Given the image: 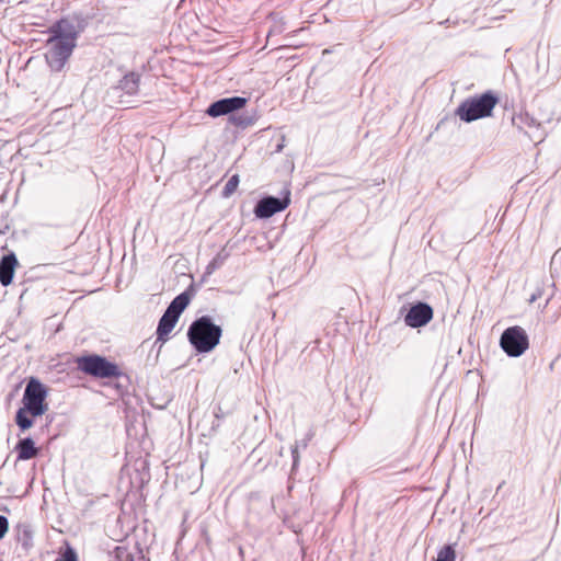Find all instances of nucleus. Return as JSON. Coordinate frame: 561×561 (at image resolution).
Masks as SVG:
<instances>
[{
	"instance_id": "nucleus-1",
	"label": "nucleus",
	"mask_w": 561,
	"mask_h": 561,
	"mask_svg": "<svg viewBox=\"0 0 561 561\" xmlns=\"http://www.w3.org/2000/svg\"><path fill=\"white\" fill-rule=\"evenodd\" d=\"M48 390L37 378L31 377L25 386L22 407L16 411L15 423L24 432L34 425V419L48 410Z\"/></svg>"
},
{
	"instance_id": "nucleus-2",
	"label": "nucleus",
	"mask_w": 561,
	"mask_h": 561,
	"mask_svg": "<svg viewBox=\"0 0 561 561\" xmlns=\"http://www.w3.org/2000/svg\"><path fill=\"white\" fill-rule=\"evenodd\" d=\"M222 329L209 316L195 319L187 330V339L197 353H209L220 342Z\"/></svg>"
},
{
	"instance_id": "nucleus-3",
	"label": "nucleus",
	"mask_w": 561,
	"mask_h": 561,
	"mask_svg": "<svg viewBox=\"0 0 561 561\" xmlns=\"http://www.w3.org/2000/svg\"><path fill=\"white\" fill-rule=\"evenodd\" d=\"M499 103L496 94L489 90L484 93L463 100L456 108L455 114L465 123H471L492 115Z\"/></svg>"
},
{
	"instance_id": "nucleus-4",
	"label": "nucleus",
	"mask_w": 561,
	"mask_h": 561,
	"mask_svg": "<svg viewBox=\"0 0 561 561\" xmlns=\"http://www.w3.org/2000/svg\"><path fill=\"white\" fill-rule=\"evenodd\" d=\"M78 368L95 378H118L123 375L119 367L100 355H84L77 358Z\"/></svg>"
},
{
	"instance_id": "nucleus-5",
	"label": "nucleus",
	"mask_w": 561,
	"mask_h": 561,
	"mask_svg": "<svg viewBox=\"0 0 561 561\" xmlns=\"http://www.w3.org/2000/svg\"><path fill=\"white\" fill-rule=\"evenodd\" d=\"M500 346L510 357H519L529 346L528 335L522 327H510L503 331Z\"/></svg>"
},
{
	"instance_id": "nucleus-6",
	"label": "nucleus",
	"mask_w": 561,
	"mask_h": 561,
	"mask_svg": "<svg viewBox=\"0 0 561 561\" xmlns=\"http://www.w3.org/2000/svg\"><path fill=\"white\" fill-rule=\"evenodd\" d=\"M48 50L46 53V60L54 71H60L69 57L71 56L76 43L62 41L49 35L47 39Z\"/></svg>"
},
{
	"instance_id": "nucleus-7",
	"label": "nucleus",
	"mask_w": 561,
	"mask_h": 561,
	"mask_svg": "<svg viewBox=\"0 0 561 561\" xmlns=\"http://www.w3.org/2000/svg\"><path fill=\"white\" fill-rule=\"evenodd\" d=\"M290 203V192L287 190L283 197L272 195L262 197L254 207V215L260 219H267L276 213L283 211Z\"/></svg>"
},
{
	"instance_id": "nucleus-8",
	"label": "nucleus",
	"mask_w": 561,
	"mask_h": 561,
	"mask_svg": "<svg viewBox=\"0 0 561 561\" xmlns=\"http://www.w3.org/2000/svg\"><path fill=\"white\" fill-rule=\"evenodd\" d=\"M247 104V99L242 96H231L213 102L206 113L210 117H219L221 115L234 114Z\"/></svg>"
},
{
	"instance_id": "nucleus-9",
	"label": "nucleus",
	"mask_w": 561,
	"mask_h": 561,
	"mask_svg": "<svg viewBox=\"0 0 561 561\" xmlns=\"http://www.w3.org/2000/svg\"><path fill=\"white\" fill-rule=\"evenodd\" d=\"M50 36L77 44L80 30L79 24L70 18H64L54 23L49 28Z\"/></svg>"
},
{
	"instance_id": "nucleus-10",
	"label": "nucleus",
	"mask_w": 561,
	"mask_h": 561,
	"mask_svg": "<svg viewBox=\"0 0 561 561\" xmlns=\"http://www.w3.org/2000/svg\"><path fill=\"white\" fill-rule=\"evenodd\" d=\"M433 319V308L426 302L414 304L404 316V323L413 329L426 325Z\"/></svg>"
},
{
	"instance_id": "nucleus-11",
	"label": "nucleus",
	"mask_w": 561,
	"mask_h": 561,
	"mask_svg": "<svg viewBox=\"0 0 561 561\" xmlns=\"http://www.w3.org/2000/svg\"><path fill=\"white\" fill-rule=\"evenodd\" d=\"M19 261L14 252H9L0 259V284L8 287L12 284Z\"/></svg>"
},
{
	"instance_id": "nucleus-12",
	"label": "nucleus",
	"mask_w": 561,
	"mask_h": 561,
	"mask_svg": "<svg viewBox=\"0 0 561 561\" xmlns=\"http://www.w3.org/2000/svg\"><path fill=\"white\" fill-rule=\"evenodd\" d=\"M14 537L21 549L27 553L34 547V530L28 522H20L14 527Z\"/></svg>"
},
{
	"instance_id": "nucleus-13",
	"label": "nucleus",
	"mask_w": 561,
	"mask_h": 561,
	"mask_svg": "<svg viewBox=\"0 0 561 561\" xmlns=\"http://www.w3.org/2000/svg\"><path fill=\"white\" fill-rule=\"evenodd\" d=\"M140 73L130 71L126 73L117 83L116 87H114V91L118 92L122 91L124 94L133 96L136 95L139 91V84H140Z\"/></svg>"
},
{
	"instance_id": "nucleus-14",
	"label": "nucleus",
	"mask_w": 561,
	"mask_h": 561,
	"mask_svg": "<svg viewBox=\"0 0 561 561\" xmlns=\"http://www.w3.org/2000/svg\"><path fill=\"white\" fill-rule=\"evenodd\" d=\"M178 321L179 318L164 311V313L162 314L158 322V328L156 332L157 341H161L162 343H164L169 339V334L174 329Z\"/></svg>"
},
{
	"instance_id": "nucleus-15",
	"label": "nucleus",
	"mask_w": 561,
	"mask_h": 561,
	"mask_svg": "<svg viewBox=\"0 0 561 561\" xmlns=\"http://www.w3.org/2000/svg\"><path fill=\"white\" fill-rule=\"evenodd\" d=\"M19 460H30L37 457L39 449L31 437L21 438L15 445Z\"/></svg>"
},
{
	"instance_id": "nucleus-16",
	"label": "nucleus",
	"mask_w": 561,
	"mask_h": 561,
	"mask_svg": "<svg viewBox=\"0 0 561 561\" xmlns=\"http://www.w3.org/2000/svg\"><path fill=\"white\" fill-rule=\"evenodd\" d=\"M193 290V286H191L187 290L178 295L165 309L167 312L173 314L176 318H180L182 312L186 309L191 301L190 291Z\"/></svg>"
},
{
	"instance_id": "nucleus-17",
	"label": "nucleus",
	"mask_w": 561,
	"mask_h": 561,
	"mask_svg": "<svg viewBox=\"0 0 561 561\" xmlns=\"http://www.w3.org/2000/svg\"><path fill=\"white\" fill-rule=\"evenodd\" d=\"M193 290V286H191L187 290L178 295L165 309L167 312L173 314L176 318H180L182 312L186 309L191 301L190 291Z\"/></svg>"
},
{
	"instance_id": "nucleus-18",
	"label": "nucleus",
	"mask_w": 561,
	"mask_h": 561,
	"mask_svg": "<svg viewBox=\"0 0 561 561\" xmlns=\"http://www.w3.org/2000/svg\"><path fill=\"white\" fill-rule=\"evenodd\" d=\"M512 123L514 126H516L518 129H539L541 126V122L531 116L529 113H519L512 118Z\"/></svg>"
},
{
	"instance_id": "nucleus-19",
	"label": "nucleus",
	"mask_w": 561,
	"mask_h": 561,
	"mask_svg": "<svg viewBox=\"0 0 561 561\" xmlns=\"http://www.w3.org/2000/svg\"><path fill=\"white\" fill-rule=\"evenodd\" d=\"M271 22V26L267 33L268 37L279 35L286 30V22L284 16L279 12H272L267 16Z\"/></svg>"
},
{
	"instance_id": "nucleus-20",
	"label": "nucleus",
	"mask_w": 561,
	"mask_h": 561,
	"mask_svg": "<svg viewBox=\"0 0 561 561\" xmlns=\"http://www.w3.org/2000/svg\"><path fill=\"white\" fill-rule=\"evenodd\" d=\"M313 437V432L310 431L306 437L300 440L299 443H296L293 447H291V457H293V466H291V471H296L298 465H299V460H300V457H299V453H298V447H302V448H307L309 442L312 439Z\"/></svg>"
},
{
	"instance_id": "nucleus-21",
	"label": "nucleus",
	"mask_w": 561,
	"mask_h": 561,
	"mask_svg": "<svg viewBox=\"0 0 561 561\" xmlns=\"http://www.w3.org/2000/svg\"><path fill=\"white\" fill-rule=\"evenodd\" d=\"M227 257L228 253H226L225 250H221L219 253H217L216 256L206 266L202 280H204L207 276L211 275L217 268H219Z\"/></svg>"
},
{
	"instance_id": "nucleus-22",
	"label": "nucleus",
	"mask_w": 561,
	"mask_h": 561,
	"mask_svg": "<svg viewBox=\"0 0 561 561\" xmlns=\"http://www.w3.org/2000/svg\"><path fill=\"white\" fill-rule=\"evenodd\" d=\"M230 122L241 128H247L254 124V117L248 113H234L229 117Z\"/></svg>"
},
{
	"instance_id": "nucleus-23",
	"label": "nucleus",
	"mask_w": 561,
	"mask_h": 561,
	"mask_svg": "<svg viewBox=\"0 0 561 561\" xmlns=\"http://www.w3.org/2000/svg\"><path fill=\"white\" fill-rule=\"evenodd\" d=\"M436 561H456V551L453 545L444 546L437 553Z\"/></svg>"
},
{
	"instance_id": "nucleus-24",
	"label": "nucleus",
	"mask_w": 561,
	"mask_h": 561,
	"mask_svg": "<svg viewBox=\"0 0 561 561\" xmlns=\"http://www.w3.org/2000/svg\"><path fill=\"white\" fill-rule=\"evenodd\" d=\"M239 182H240V180H239V175H237V174L232 175V176L227 181V183H226V185H225V187H224V190H222V196H224V197H229V196H231V195L236 192V190H237V187H238V185H239Z\"/></svg>"
},
{
	"instance_id": "nucleus-25",
	"label": "nucleus",
	"mask_w": 561,
	"mask_h": 561,
	"mask_svg": "<svg viewBox=\"0 0 561 561\" xmlns=\"http://www.w3.org/2000/svg\"><path fill=\"white\" fill-rule=\"evenodd\" d=\"M55 561H78V556L73 548L67 547L64 553Z\"/></svg>"
},
{
	"instance_id": "nucleus-26",
	"label": "nucleus",
	"mask_w": 561,
	"mask_h": 561,
	"mask_svg": "<svg viewBox=\"0 0 561 561\" xmlns=\"http://www.w3.org/2000/svg\"><path fill=\"white\" fill-rule=\"evenodd\" d=\"M9 530V520L5 516L0 515V539H2Z\"/></svg>"
},
{
	"instance_id": "nucleus-27",
	"label": "nucleus",
	"mask_w": 561,
	"mask_h": 561,
	"mask_svg": "<svg viewBox=\"0 0 561 561\" xmlns=\"http://www.w3.org/2000/svg\"><path fill=\"white\" fill-rule=\"evenodd\" d=\"M538 296H539V295H535V294H534V295L531 296V298H530V301H531V302H533V301H535V300L538 298Z\"/></svg>"
},
{
	"instance_id": "nucleus-28",
	"label": "nucleus",
	"mask_w": 561,
	"mask_h": 561,
	"mask_svg": "<svg viewBox=\"0 0 561 561\" xmlns=\"http://www.w3.org/2000/svg\"><path fill=\"white\" fill-rule=\"evenodd\" d=\"M26 289L20 295V298H23V295L25 294Z\"/></svg>"
}]
</instances>
